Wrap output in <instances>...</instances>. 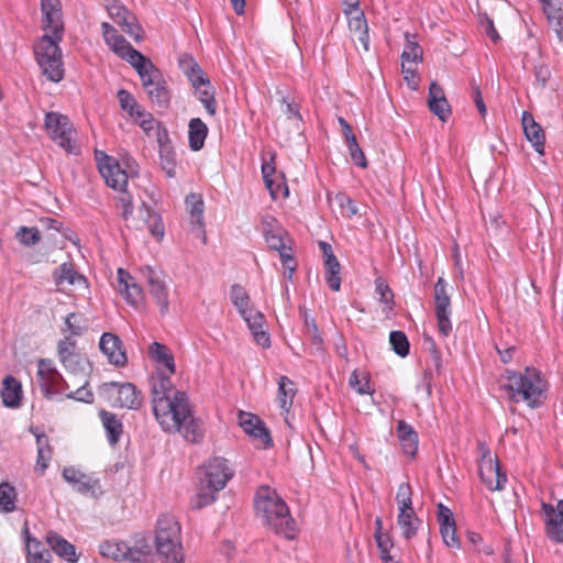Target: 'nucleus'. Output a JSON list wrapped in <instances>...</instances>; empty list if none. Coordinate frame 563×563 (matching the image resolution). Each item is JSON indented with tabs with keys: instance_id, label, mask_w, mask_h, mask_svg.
Here are the masks:
<instances>
[{
	"instance_id": "7c9ffc66",
	"label": "nucleus",
	"mask_w": 563,
	"mask_h": 563,
	"mask_svg": "<svg viewBox=\"0 0 563 563\" xmlns=\"http://www.w3.org/2000/svg\"><path fill=\"white\" fill-rule=\"evenodd\" d=\"M46 541L51 549L62 559L68 562H76L78 560L75 545L57 533L48 532L46 534Z\"/></svg>"
},
{
	"instance_id": "de8ad7c7",
	"label": "nucleus",
	"mask_w": 563,
	"mask_h": 563,
	"mask_svg": "<svg viewBox=\"0 0 563 563\" xmlns=\"http://www.w3.org/2000/svg\"><path fill=\"white\" fill-rule=\"evenodd\" d=\"M100 553L115 561L125 560V553H129V545L124 542L106 541L100 544Z\"/></svg>"
},
{
	"instance_id": "393cba45",
	"label": "nucleus",
	"mask_w": 563,
	"mask_h": 563,
	"mask_svg": "<svg viewBox=\"0 0 563 563\" xmlns=\"http://www.w3.org/2000/svg\"><path fill=\"white\" fill-rule=\"evenodd\" d=\"M428 107L442 122L449 120L451 107L445 98L444 91L437 82H431L429 87Z\"/></svg>"
},
{
	"instance_id": "5fc2aeb1",
	"label": "nucleus",
	"mask_w": 563,
	"mask_h": 563,
	"mask_svg": "<svg viewBox=\"0 0 563 563\" xmlns=\"http://www.w3.org/2000/svg\"><path fill=\"white\" fill-rule=\"evenodd\" d=\"M15 488L8 483L0 484V508L4 512H12L15 509Z\"/></svg>"
},
{
	"instance_id": "a211bd4d",
	"label": "nucleus",
	"mask_w": 563,
	"mask_h": 563,
	"mask_svg": "<svg viewBox=\"0 0 563 563\" xmlns=\"http://www.w3.org/2000/svg\"><path fill=\"white\" fill-rule=\"evenodd\" d=\"M186 210L190 216V227L192 234L202 240L206 244L207 235L205 231L203 211L205 203L200 194H190L185 200Z\"/></svg>"
},
{
	"instance_id": "f704fd0d",
	"label": "nucleus",
	"mask_w": 563,
	"mask_h": 563,
	"mask_svg": "<svg viewBox=\"0 0 563 563\" xmlns=\"http://www.w3.org/2000/svg\"><path fill=\"white\" fill-rule=\"evenodd\" d=\"M25 548L27 563H52V553L35 538L27 537Z\"/></svg>"
},
{
	"instance_id": "4be33fe9",
	"label": "nucleus",
	"mask_w": 563,
	"mask_h": 563,
	"mask_svg": "<svg viewBox=\"0 0 563 563\" xmlns=\"http://www.w3.org/2000/svg\"><path fill=\"white\" fill-rule=\"evenodd\" d=\"M173 374L164 373L161 369L157 371L156 375L152 377V407L153 409L157 406L158 401H167L173 398L175 394L181 393L174 388V384L170 380Z\"/></svg>"
},
{
	"instance_id": "49530a36",
	"label": "nucleus",
	"mask_w": 563,
	"mask_h": 563,
	"mask_svg": "<svg viewBox=\"0 0 563 563\" xmlns=\"http://www.w3.org/2000/svg\"><path fill=\"white\" fill-rule=\"evenodd\" d=\"M324 267H325V280L329 285V287L338 291L341 287V278L339 276L340 274V263L336 260L334 255L328 256L327 260H324Z\"/></svg>"
},
{
	"instance_id": "6e6d98bb",
	"label": "nucleus",
	"mask_w": 563,
	"mask_h": 563,
	"mask_svg": "<svg viewBox=\"0 0 563 563\" xmlns=\"http://www.w3.org/2000/svg\"><path fill=\"white\" fill-rule=\"evenodd\" d=\"M231 300L240 314H245L246 311L252 309L250 307V297L245 289L240 285H233L231 287Z\"/></svg>"
},
{
	"instance_id": "864d4df0",
	"label": "nucleus",
	"mask_w": 563,
	"mask_h": 563,
	"mask_svg": "<svg viewBox=\"0 0 563 563\" xmlns=\"http://www.w3.org/2000/svg\"><path fill=\"white\" fill-rule=\"evenodd\" d=\"M15 238L22 245L33 246L41 241L42 234L36 227H20L15 233Z\"/></svg>"
},
{
	"instance_id": "f257e3e1",
	"label": "nucleus",
	"mask_w": 563,
	"mask_h": 563,
	"mask_svg": "<svg viewBox=\"0 0 563 563\" xmlns=\"http://www.w3.org/2000/svg\"><path fill=\"white\" fill-rule=\"evenodd\" d=\"M43 29L46 32L34 48L35 57L42 74L51 81L58 82L64 77L62 41L64 24L59 0H41Z\"/></svg>"
},
{
	"instance_id": "603ef678",
	"label": "nucleus",
	"mask_w": 563,
	"mask_h": 563,
	"mask_svg": "<svg viewBox=\"0 0 563 563\" xmlns=\"http://www.w3.org/2000/svg\"><path fill=\"white\" fill-rule=\"evenodd\" d=\"M195 89L198 99L202 102L207 112L211 115L216 114L217 106L214 100V90L211 84L208 82L207 85L200 86Z\"/></svg>"
},
{
	"instance_id": "412c9836",
	"label": "nucleus",
	"mask_w": 563,
	"mask_h": 563,
	"mask_svg": "<svg viewBox=\"0 0 563 563\" xmlns=\"http://www.w3.org/2000/svg\"><path fill=\"white\" fill-rule=\"evenodd\" d=\"M262 232L269 249L275 251L286 250L287 232L273 216L263 217Z\"/></svg>"
},
{
	"instance_id": "473e14b6",
	"label": "nucleus",
	"mask_w": 563,
	"mask_h": 563,
	"mask_svg": "<svg viewBox=\"0 0 563 563\" xmlns=\"http://www.w3.org/2000/svg\"><path fill=\"white\" fill-rule=\"evenodd\" d=\"M21 384L12 376H7L2 383L1 396L7 407L15 408L21 402Z\"/></svg>"
},
{
	"instance_id": "f8f14e48",
	"label": "nucleus",
	"mask_w": 563,
	"mask_h": 563,
	"mask_svg": "<svg viewBox=\"0 0 563 563\" xmlns=\"http://www.w3.org/2000/svg\"><path fill=\"white\" fill-rule=\"evenodd\" d=\"M45 128L53 141L71 153L75 148L74 128L69 119L57 112H48L45 117Z\"/></svg>"
},
{
	"instance_id": "680f3d73",
	"label": "nucleus",
	"mask_w": 563,
	"mask_h": 563,
	"mask_svg": "<svg viewBox=\"0 0 563 563\" xmlns=\"http://www.w3.org/2000/svg\"><path fill=\"white\" fill-rule=\"evenodd\" d=\"M440 532L443 542L450 548H460V541L456 537L455 522L450 525L440 526Z\"/></svg>"
},
{
	"instance_id": "6e6552de",
	"label": "nucleus",
	"mask_w": 563,
	"mask_h": 563,
	"mask_svg": "<svg viewBox=\"0 0 563 563\" xmlns=\"http://www.w3.org/2000/svg\"><path fill=\"white\" fill-rule=\"evenodd\" d=\"M141 278L147 286L148 294L157 305L159 312L165 316L169 311V284L167 276L152 266L139 269Z\"/></svg>"
},
{
	"instance_id": "c85d7f7f",
	"label": "nucleus",
	"mask_w": 563,
	"mask_h": 563,
	"mask_svg": "<svg viewBox=\"0 0 563 563\" xmlns=\"http://www.w3.org/2000/svg\"><path fill=\"white\" fill-rule=\"evenodd\" d=\"M522 126L527 140L532 144L539 154L544 151V132L539 123H537L531 113L525 111L522 113Z\"/></svg>"
},
{
	"instance_id": "bb28decb",
	"label": "nucleus",
	"mask_w": 563,
	"mask_h": 563,
	"mask_svg": "<svg viewBox=\"0 0 563 563\" xmlns=\"http://www.w3.org/2000/svg\"><path fill=\"white\" fill-rule=\"evenodd\" d=\"M136 124L141 126L147 136H153L157 142H166L168 140V132L162 126L161 122L157 121L150 112L144 109L136 113L134 118Z\"/></svg>"
},
{
	"instance_id": "4d7b16f0",
	"label": "nucleus",
	"mask_w": 563,
	"mask_h": 563,
	"mask_svg": "<svg viewBox=\"0 0 563 563\" xmlns=\"http://www.w3.org/2000/svg\"><path fill=\"white\" fill-rule=\"evenodd\" d=\"M389 343L396 354L406 356L409 353V341L402 331H391L389 334Z\"/></svg>"
},
{
	"instance_id": "a18cd8bd",
	"label": "nucleus",
	"mask_w": 563,
	"mask_h": 563,
	"mask_svg": "<svg viewBox=\"0 0 563 563\" xmlns=\"http://www.w3.org/2000/svg\"><path fill=\"white\" fill-rule=\"evenodd\" d=\"M330 203L333 208H338L341 217L343 218L350 219L358 211L355 202L343 192H339L333 198H331Z\"/></svg>"
},
{
	"instance_id": "c03bdc74",
	"label": "nucleus",
	"mask_w": 563,
	"mask_h": 563,
	"mask_svg": "<svg viewBox=\"0 0 563 563\" xmlns=\"http://www.w3.org/2000/svg\"><path fill=\"white\" fill-rule=\"evenodd\" d=\"M547 15L550 27L555 32L560 41H563V11L561 7L556 4H548L543 9Z\"/></svg>"
},
{
	"instance_id": "9b49d317",
	"label": "nucleus",
	"mask_w": 563,
	"mask_h": 563,
	"mask_svg": "<svg viewBox=\"0 0 563 563\" xmlns=\"http://www.w3.org/2000/svg\"><path fill=\"white\" fill-rule=\"evenodd\" d=\"M101 29L104 42L110 47V49L122 59L129 62L134 69L148 60L147 57L133 48L130 43L122 35H120L110 23L102 22Z\"/></svg>"
},
{
	"instance_id": "052dcab7",
	"label": "nucleus",
	"mask_w": 563,
	"mask_h": 563,
	"mask_svg": "<svg viewBox=\"0 0 563 563\" xmlns=\"http://www.w3.org/2000/svg\"><path fill=\"white\" fill-rule=\"evenodd\" d=\"M349 18V29L355 34L364 33L367 31V22L361 9L355 10Z\"/></svg>"
},
{
	"instance_id": "e433bc0d",
	"label": "nucleus",
	"mask_w": 563,
	"mask_h": 563,
	"mask_svg": "<svg viewBox=\"0 0 563 563\" xmlns=\"http://www.w3.org/2000/svg\"><path fill=\"white\" fill-rule=\"evenodd\" d=\"M397 433L404 452L410 456H415L418 449V437L413 429L404 421H399Z\"/></svg>"
},
{
	"instance_id": "f03ea898",
	"label": "nucleus",
	"mask_w": 563,
	"mask_h": 563,
	"mask_svg": "<svg viewBox=\"0 0 563 563\" xmlns=\"http://www.w3.org/2000/svg\"><path fill=\"white\" fill-rule=\"evenodd\" d=\"M153 412L164 431L178 432L190 442H198L203 435L201 421L194 417L186 393L158 401Z\"/></svg>"
},
{
	"instance_id": "09e8293b",
	"label": "nucleus",
	"mask_w": 563,
	"mask_h": 563,
	"mask_svg": "<svg viewBox=\"0 0 563 563\" xmlns=\"http://www.w3.org/2000/svg\"><path fill=\"white\" fill-rule=\"evenodd\" d=\"M375 291L379 296V302L384 305L383 312L388 314L393 310L394 306L393 290L383 278L378 277L375 280Z\"/></svg>"
},
{
	"instance_id": "c756f323",
	"label": "nucleus",
	"mask_w": 563,
	"mask_h": 563,
	"mask_svg": "<svg viewBox=\"0 0 563 563\" xmlns=\"http://www.w3.org/2000/svg\"><path fill=\"white\" fill-rule=\"evenodd\" d=\"M241 316L252 331L256 343L263 347L269 346V335L264 330L265 318L263 313L252 308L251 310L246 311L245 314Z\"/></svg>"
},
{
	"instance_id": "dca6fc26",
	"label": "nucleus",
	"mask_w": 563,
	"mask_h": 563,
	"mask_svg": "<svg viewBox=\"0 0 563 563\" xmlns=\"http://www.w3.org/2000/svg\"><path fill=\"white\" fill-rule=\"evenodd\" d=\"M234 472L229 461L223 457H213L205 466V476L201 478V485L214 490H221L225 487Z\"/></svg>"
},
{
	"instance_id": "8fccbe9b",
	"label": "nucleus",
	"mask_w": 563,
	"mask_h": 563,
	"mask_svg": "<svg viewBox=\"0 0 563 563\" xmlns=\"http://www.w3.org/2000/svg\"><path fill=\"white\" fill-rule=\"evenodd\" d=\"M407 45L401 54L402 63L417 64L421 60L422 49L416 41V35L406 33Z\"/></svg>"
},
{
	"instance_id": "a19ab883",
	"label": "nucleus",
	"mask_w": 563,
	"mask_h": 563,
	"mask_svg": "<svg viewBox=\"0 0 563 563\" xmlns=\"http://www.w3.org/2000/svg\"><path fill=\"white\" fill-rule=\"evenodd\" d=\"M420 523L421 521L419 520L415 511H410L407 514H398L397 516V525L401 530L402 537L407 540L416 536Z\"/></svg>"
},
{
	"instance_id": "2eb2a0df",
	"label": "nucleus",
	"mask_w": 563,
	"mask_h": 563,
	"mask_svg": "<svg viewBox=\"0 0 563 563\" xmlns=\"http://www.w3.org/2000/svg\"><path fill=\"white\" fill-rule=\"evenodd\" d=\"M63 477L74 490L84 496L97 498L102 494L98 478L90 474H86L74 466L65 467L63 470Z\"/></svg>"
},
{
	"instance_id": "37998d69",
	"label": "nucleus",
	"mask_w": 563,
	"mask_h": 563,
	"mask_svg": "<svg viewBox=\"0 0 563 563\" xmlns=\"http://www.w3.org/2000/svg\"><path fill=\"white\" fill-rule=\"evenodd\" d=\"M37 443V459L35 464V472L43 475L48 467V462L52 457L51 449L47 439L44 434H36Z\"/></svg>"
},
{
	"instance_id": "bf43d9fd",
	"label": "nucleus",
	"mask_w": 563,
	"mask_h": 563,
	"mask_svg": "<svg viewBox=\"0 0 563 563\" xmlns=\"http://www.w3.org/2000/svg\"><path fill=\"white\" fill-rule=\"evenodd\" d=\"M219 490L213 488H207L206 485H201L199 493L192 498V508L200 509L205 506L212 504L216 500V495Z\"/></svg>"
},
{
	"instance_id": "774afa93",
	"label": "nucleus",
	"mask_w": 563,
	"mask_h": 563,
	"mask_svg": "<svg viewBox=\"0 0 563 563\" xmlns=\"http://www.w3.org/2000/svg\"><path fill=\"white\" fill-rule=\"evenodd\" d=\"M401 67H402L404 79L406 80L408 87H410L413 90L417 89L418 88V79L416 78V67L413 66V64L402 63Z\"/></svg>"
},
{
	"instance_id": "aec40b11",
	"label": "nucleus",
	"mask_w": 563,
	"mask_h": 563,
	"mask_svg": "<svg viewBox=\"0 0 563 563\" xmlns=\"http://www.w3.org/2000/svg\"><path fill=\"white\" fill-rule=\"evenodd\" d=\"M118 291L133 307H140L144 302L142 287L135 282L134 277L122 268L118 269Z\"/></svg>"
},
{
	"instance_id": "c9c22d12",
	"label": "nucleus",
	"mask_w": 563,
	"mask_h": 563,
	"mask_svg": "<svg viewBox=\"0 0 563 563\" xmlns=\"http://www.w3.org/2000/svg\"><path fill=\"white\" fill-rule=\"evenodd\" d=\"M208 135V126L199 118H194L189 122V146L192 151H199L203 147Z\"/></svg>"
},
{
	"instance_id": "7ed1b4c3",
	"label": "nucleus",
	"mask_w": 563,
	"mask_h": 563,
	"mask_svg": "<svg viewBox=\"0 0 563 563\" xmlns=\"http://www.w3.org/2000/svg\"><path fill=\"white\" fill-rule=\"evenodd\" d=\"M257 517L264 526L286 539L296 537V522L289 508L277 492L268 486H261L254 499Z\"/></svg>"
},
{
	"instance_id": "6ab92c4d",
	"label": "nucleus",
	"mask_w": 563,
	"mask_h": 563,
	"mask_svg": "<svg viewBox=\"0 0 563 563\" xmlns=\"http://www.w3.org/2000/svg\"><path fill=\"white\" fill-rule=\"evenodd\" d=\"M541 509L545 516L547 536L558 542H563V499L558 501L556 507L542 503Z\"/></svg>"
},
{
	"instance_id": "f3484780",
	"label": "nucleus",
	"mask_w": 563,
	"mask_h": 563,
	"mask_svg": "<svg viewBox=\"0 0 563 563\" xmlns=\"http://www.w3.org/2000/svg\"><path fill=\"white\" fill-rule=\"evenodd\" d=\"M110 18L134 41L143 38V30L137 23L136 16L120 2L113 0L107 5Z\"/></svg>"
},
{
	"instance_id": "1a4fd4ad",
	"label": "nucleus",
	"mask_w": 563,
	"mask_h": 563,
	"mask_svg": "<svg viewBox=\"0 0 563 563\" xmlns=\"http://www.w3.org/2000/svg\"><path fill=\"white\" fill-rule=\"evenodd\" d=\"M142 80V85L151 98L152 102L159 108H166L170 100V95L162 79L159 70L148 59L135 69Z\"/></svg>"
},
{
	"instance_id": "ea45409f",
	"label": "nucleus",
	"mask_w": 563,
	"mask_h": 563,
	"mask_svg": "<svg viewBox=\"0 0 563 563\" xmlns=\"http://www.w3.org/2000/svg\"><path fill=\"white\" fill-rule=\"evenodd\" d=\"M156 550L158 556L163 560V563H184V554L181 543H156Z\"/></svg>"
},
{
	"instance_id": "9d476101",
	"label": "nucleus",
	"mask_w": 563,
	"mask_h": 563,
	"mask_svg": "<svg viewBox=\"0 0 563 563\" xmlns=\"http://www.w3.org/2000/svg\"><path fill=\"white\" fill-rule=\"evenodd\" d=\"M479 453L478 472L483 484L492 492L504 489L507 475L501 472L499 463L484 442L477 444Z\"/></svg>"
},
{
	"instance_id": "a878e982",
	"label": "nucleus",
	"mask_w": 563,
	"mask_h": 563,
	"mask_svg": "<svg viewBox=\"0 0 563 563\" xmlns=\"http://www.w3.org/2000/svg\"><path fill=\"white\" fill-rule=\"evenodd\" d=\"M131 225L136 230H143L147 227L152 235L157 240H162L164 236V228L158 214L152 212L145 203L139 209V220L133 219Z\"/></svg>"
},
{
	"instance_id": "72a5a7b5",
	"label": "nucleus",
	"mask_w": 563,
	"mask_h": 563,
	"mask_svg": "<svg viewBox=\"0 0 563 563\" xmlns=\"http://www.w3.org/2000/svg\"><path fill=\"white\" fill-rule=\"evenodd\" d=\"M55 283L58 286L67 284L69 286H85L86 278L76 272L71 264L64 263L54 273Z\"/></svg>"
},
{
	"instance_id": "2f4dec72",
	"label": "nucleus",
	"mask_w": 563,
	"mask_h": 563,
	"mask_svg": "<svg viewBox=\"0 0 563 563\" xmlns=\"http://www.w3.org/2000/svg\"><path fill=\"white\" fill-rule=\"evenodd\" d=\"M148 354L159 366L161 371L163 368L166 371L165 373L174 374L175 373V361L170 350L158 342H154L148 347Z\"/></svg>"
},
{
	"instance_id": "79ce46f5",
	"label": "nucleus",
	"mask_w": 563,
	"mask_h": 563,
	"mask_svg": "<svg viewBox=\"0 0 563 563\" xmlns=\"http://www.w3.org/2000/svg\"><path fill=\"white\" fill-rule=\"evenodd\" d=\"M292 386H294L292 382L286 376H282L278 379V397H277V399H278L279 407L285 412H288L292 405V399L295 397V389Z\"/></svg>"
},
{
	"instance_id": "5701e85b",
	"label": "nucleus",
	"mask_w": 563,
	"mask_h": 563,
	"mask_svg": "<svg viewBox=\"0 0 563 563\" xmlns=\"http://www.w3.org/2000/svg\"><path fill=\"white\" fill-rule=\"evenodd\" d=\"M239 424L245 433L260 440L265 446L272 444L269 432L257 416L241 411L239 413Z\"/></svg>"
},
{
	"instance_id": "423d86ee",
	"label": "nucleus",
	"mask_w": 563,
	"mask_h": 563,
	"mask_svg": "<svg viewBox=\"0 0 563 563\" xmlns=\"http://www.w3.org/2000/svg\"><path fill=\"white\" fill-rule=\"evenodd\" d=\"M96 161L106 184L121 192L118 198V203L122 209L121 216L125 221H130L133 205L132 196L128 191V173L121 168L120 164L113 157L103 152H96Z\"/></svg>"
},
{
	"instance_id": "4c0bfd02",
	"label": "nucleus",
	"mask_w": 563,
	"mask_h": 563,
	"mask_svg": "<svg viewBox=\"0 0 563 563\" xmlns=\"http://www.w3.org/2000/svg\"><path fill=\"white\" fill-rule=\"evenodd\" d=\"M159 146V161L163 170L168 177H174L176 174V159L175 152L170 145V140L166 142H157Z\"/></svg>"
},
{
	"instance_id": "4468645a",
	"label": "nucleus",
	"mask_w": 563,
	"mask_h": 563,
	"mask_svg": "<svg viewBox=\"0 0 563 563\" xmlns=\"http://www.w3.org/2000/svg\"><path fill=\"white\" fill-rule=\"evenodd\" d=\"M434 306L439 332L448 336L452 331L450 321L451 300L448 292V284L443 277H439L434 285Z\"/></svg>"
},
{
	"instance_id": "20e7f679",
	"label": "nucleus",
	"mask_w": 563,
	"mask_h": 563,
	"mask_svg": "<svg viewBox=\"0 0 563 563\" xmlns=\"http://www.w3.org/2000/svg\"><path fill=\"white\" fill-rule=\"evenodd\" d=\"M507 383L504 388L511 391V398L516 401L523 400L531 408L542 404L547 390V382L541 373L533 367H526L523 373L507 371L505 373Z\"/></svg>"
},
{
	"instance_id": "3c124183",
	"label": "nucleus",
	"mask_w": 563,
	"mask_h": 563,
	"mask_svg": "<svg viewBox=\"0 0 563 563\" xmlns=\"http://www.w3.org/2000/svg\"><path fill=\"white\" fill-rule=\"evenodd\" d=\"M67 330L71 335L79 336L84 334L89 328L88 319L81 313H69L65 319Z\"/></svg>"
},
{
	"instance_id": "ddd939ff",
	"label": "nucleus",
	"mask_w": 563,
	"mask_h": 563,
	"mask_svg": "<svg viewBox=\"0 0 563 563\" xmlns=\"http://www.w3.org/2000/svg\"><path fill=\"white\" fill-rule=\"evenodd\" d=\"M100 389L114 406L120 408L137 409L142 404L141 393L131 383L109 382L102 384Z\"/></svg>"
},
{
	"instance_id": "338daca9",
	"label": "nucleus",
	"mask_w": 563,
	"mask_h": 563,
	"mask_svg": "<svg viewBox=\"0 0 563 563\" xmlns=\"http://www.w3.org/2000/svg\"><path fill=\"white\" fill-rule=\"evenodd\" d=\"M265 185L274 200L278 199L279 197L288 196V187L282 181H276L275 179H272L267 180Z\"/></svg>"
},
{
	"instance_id": "b1692460",
	"label": "nucleus",
	"mask_w": 563,
	"mask_h": 563,
	"mask_svg": "<svg viewBox=\"0 0 563 563\" xmlns=\"http://www.w3.org/2000/svg\"><path fill=\"white\" fill-rule=\"evenodd\" d=\"M99 346L110 363L115 366H123L126 364L128 357L122 349V342L118 335L113 333H103L100 339Z\"/></svg>"
},
{
	"instance_id": "69168bd1",
	"label": "nucleus",
	"mask_w": 563,
	"mask_h": 563,
	"mask_svg": "<svg viewBox=\"0 0 563 563\" xmlns=\"http://www.w3.org/2000/svg\"><path fill=\"white\" fill-rule=\"evenodd\" d=\"M349 383L360 395L372 393L369 382L365 377L361 378L356 371L352 373Z\"/></svg>"
},
{
	"instance_id": "13d9d810",
	"label": "nucleus",
	"mask_w": 563,
	"mask_h": 563,
	"mask_svg": "<svg viewBox=\"0 0 563 563\" xmlns=\"http://www.w3.org/2000/svg\"><path fill=\"white\" fill-rule=\"evenodd\" d=\"M118 99L121 108L124 111H128L133 119L136 117L137 112L143 110V108L136 102L135 98L124 89L118 91Z\"/></svg>"
},
{
	"instance_id": "39448f33",
	"label": "nucleus",
	"mask_w": 563,
	"mask_h": 563,
	"mask_svg": "<svg viewBox=\"0 0 563 563\" xmlns=\"http://www.w3.org/2000/svg\"><path fill=\"white\" fill-rule=\"evenodd\" d=\"M57 352L60 363L68 373H71L73 376L77 378L76 385H79L75 391L70 390V394H67V398L87 404L92 402L93 395L87 389L88 371L90 367L88 361L76 352L75 342L70 341L68 338L58 342Z\"/></svg>"
},
{
	"instance_id": "cd10ccee",
	"label": "nucleus",
	"mask_w": 563,
	"mask_h": 563,
	"mask_svg": "<svg viewBox=\"0 0 563 563\" xmlns=\"http://www.w3.org/2000/svg\"><path fill=\"white\" fill-rule=\"evenodd\" d=\"M181 543L180 542V527L178 522L170 516H164L157 521V530L155 543Z\"/></svg>"
},
{
	"instance_id": "e2e57ef3",
	"label": "nucleus",
	"mask_w": 563,
	"mask_h": 563,
	"mask_svg": "<svg viewBox=\"0 0 563 563\" xmlns=\"http://www.w3.org/2000/svg\"><path fill=\"white\" fill-rule=\"evenodd\" d=\"M345 143L350 151L351 159L360 167L365 168L367 166V162L363 151L361 150L356 141V137H354L353 141H346Z\"/></svg>"
},
{
	"instance_id": "58836bf2",
	"label": "nucleus",
	"mask_w": 563,
	"mask_h": 563,
	"mask_svg": "<svg viewBox=\"0 0 563 563\" xmlns=\"http://www.w3.org/2000/svg\"><path fill=\"white\" fill-rule=\"evenodd\" d=\"M102 424L107 431L109 442L115 444L122 433V423L114 413L106 410L100 411Z\"/></svg>"
},
{
	"instance_id": "0eeeda50",
	"label": "nucleus",
	"mask_w": 563,
	"mask_h": 563,
	"mask_svg": "<svg viewBox=\"0 0 563 563\" xmlns=\"http://www.w3.org/2000/svg\"><path fill=\"white\" fill-rule=\"evenodd\" d=\"M37 380L45 398L52 399L55 395L70 394V382L64 379L54 366L53 361L41 358L37 363Z\"/></svg>"
},
{
	"instance_id": "0e129e2a",
	"label": "nucleus",
	"mask_w": 563,
	"mask_h": 563,
	"mask_svg": "<svg viewBox=\"0 0 563 563\" xmlns=\"http://www.w3.org/2000/svg\"><path fill=\"white\" fill-rule=\"evenodd\" d=\"M188 78L194 88H198L200 86L207 85L209 78L203 74L201 68L197 64H191L189 69L187 70Z\"/></svg>"
}]
</instances>
